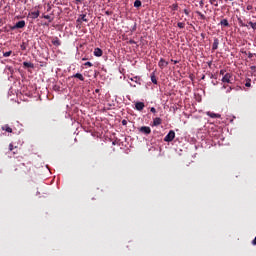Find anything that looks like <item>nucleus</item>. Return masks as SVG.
<instances>
[{"instance_id":"nucleus-1","label":"nucleus","mask_w":256,"mask_h":256,"mask_svg":"<svg viewBox=\"0 0 256 256\" xmlns=\"http://www.w3.org/2000/svg\"><path fill=\"white\" fill-rule=\"evenodd\" d=\"M173 139H175V131L170 130L168 132V134L164 137V141L166 143H171V141H173Z\"/></svg>"},{"instance_id":"nucleus-2","label":"nucleus","mask_w":256,"mask_h":256,"mask_svg":"<svg viewBox=\"0 0 256 256\" xmlns=\"http://www.w3.org/2000/svg\"><path fill=\"white\" fill-rule=\"evenodd\" d=\"M140 133H143V135H150L151 133V127L149 126H142L139 129Z\"/></svg>"},{"instance_id":"nucleus-3","label":"nucleus","mask_w":256,"mask_h":256,"mask_svg":"<svg viewBox=\"0 0 256 256\" xmlns=\"http://www.w3.org/2000/svg\"><path fill=\"white\" fill-rule=\"evenodd\" d=\"M231 77H233L231 73L224 74V76L222 77V83H231Z\"/></svg>"},{"instance_id":"nucleus-4","label":"nucleus","mask_w":256,"mask_h":256,"mask_svg":"<svg viewBox=\"0 0 256 256\" xmlns=\"http://www.w3.org/2000/svg\"><path fill=\"white\" fill-rule=\"evenodd\" d=\"M206 115L211 117V119H221V114H217L211 111L206 112Z\"/></svg>"},{"instance_id":"nucleus-5","label":"nucleus","mask_w":256,"mask_h":256,"mask_svg":"<svg viewBox=\"0 0 256 256\" xmlns=\"http://www.w3.org/2000/svg\"><path fill=\"white\" fill-rule=\"evenodd\" d=\"M23 27H25V21L21 20L18 21L13 27L12 29H23Z\"/></svg>"},{"instance_id":"nucleus-6","label":"nucleus","mask_w":256,"mask_h":256,"mask_svg":"<svg viewBox=\"0 0 256 256\" xmlns=\"http://www.w3.org/2000/svg\"><path fill=\"white\" fill-rule=\"evenodd\" d=\"M167 65H169V62L165 61V59L163 58H161L158 62V66L160 67V69H165Z\"/></svg>"},{"instance_id":"nucleus-7","label":"nucleus","mask_w":256,"mask_h":256,"mask_svg":"<svg viewBox=\"0 0 256 256\" xmlns=\"http://www.w3.org/2000/svg\"><path fill=\"white\" fill-rule=\"evenodd\" d=\"M135 109H137V111H143V109H145V103L143 102H137L135 104Z\"/></svg>"},{"instance_id":"nucleus-8","label":"nucleus","mask_w":256,"mask_h":256,"mask_svg":"<svg viewBox=\"0 0 256 256\" xmlns=\"http://www.w3.org/2000/svg\"><path fill=\"white\" fill-rule=\"evenodd\" d=\"M217 49H219V39L214 38V42H213V45H212V51H217Z\"/></svg>"},{"instance_id":"nucleus-9","label":"nucleus","mask_w":256,"mask_h":256,"mask_svg":"<svg viewBox=\"0 0 256 256\" xmlns=\"http://www.w3.org/2000/svg\"><path fill=\"white\" fill-rule=\"evenodd\" d=\"M94 56L95 57H102L103 56V50H101V48H95L94 49Z\"/></svg>"},{"instance_id":"nucleus-10","label":"nucleus","mask_w":256,"mask_h":256,"mask_svg":"<svg viewBox=\"0 0 256 256\" xmlns=\"http://www.w3.org/2000/svg\"><path fill=\"white\" fill-rule=\"evenodd\" d=\"M72 78L79 79V81H85V77H83V74L81 73H76L72 75Z\"/></svg>"},{"instance_id":"nucleus-11","label":"nucleus","mask_w":256,"mask_h":256,"mask_svg":"<svg viewBox=\"0 0 256 256\" xmlns=\"http://www.w3.org/2000/svg\"><path fill=\"white\" fill-rule=\"evenodd\" d=\"M29 15H30V17H32V19H37L40 15V12H39V10H36L34 12H30Z\"/></svg>"},{"instance_id":"nucleus-12","label":"nucleus","mask_w":256,"mask_h":256,"mask_svg":"<svg viewBox=\"0 0 256 256\" xmlns=\"http://www.w3.org/2000/svg\"><path fill=\"white\" fill-rule=\"evenodd\" d=\"M219 25H221V27H229V20L227 19H222L219 23Z\"/></svg>"},{"instance_id":"nucleus-13","label":"nucleus","mask_w":256,"mask_h":256,"mask_svg":"<svg viewBox=\"0 0 256 256\" xmlns=\"http://www.w3.org/2000/svg\"><path fill=\"white\" fill-rule=\"evenodd\" d=\"M161 123H162V120H161V118H159V117H157V118H155V119L153 120V125H154V127H157V126L161 125Z\"/></svg>"},{"instance_id":"nucleus-14","label":"nucleus","mask_w":256,"mask_h":256,"mask_svg":"<svg viewBox=\"0 0 256 256\" xmlns=\"http://www.w3.org/2000/svg\"><path fill=\"white\" fill-rule=\"evenodd\" d=\"M2 130L6 131L7 133H13V129L8 126V124L2 126Z\"/></svg>"},{"instance_id":"nucleus-15","label":"nucleus","mask_w":256,"mask_h":256,"mask_svg":"<svg viewBox=\"0 0 256 256\" xmlns=\"http://www.w3.org/2000/svg\"><path fill=\"white\" fill-rule=\"evenodd\" d=\"M86 17H87V15L81 14V15H80V18H78L77 21H79L80 23H81V21H84L85 23H87V21H89V20H87Z\"/></svg>"},{"instance_id":"nucleus-16","label":"nucleus","mask_w":256,"mask_h":256,"mask_svg":"<svg viewBox=\"0 0 256 256\" xmlns=\"http://www.w3.org/2000/svg\"><path fill=\"white\" fill-rule=\"evenodd\" d=\"M52 45H55V47H59L61 45V41H59V38L52 40Z\"/></svg>"},{"instance_id":"nucleus-17","label":"nucleus","mask_w":256,"mask_h":256,"mask_svg":"<svg viewBox=\"0 0 256 256\" xmlns=\"http://www.w3.org/2000/svg\"><path fill=\"white\" fill-rule=\"evenodd\" d=\"M23 66L30 68V69H33V67H34L33 63H31V62H23Z\"/></svg>"},{"instance_id":"nucleus-18","label":"nucleus","mask_w":256,"mask_h":256,"mask_svg":"<svg viewBox=\"0 0 256 256\" xmlns=\"http://www.w3.org/2000/svg\"><path fill=\"white\" fill-rule=\"evenodd\" d=\"M209 3L214 5V7H219V2L217 0H209Z\"/></svg>"},{"instance_id":"nucleus-19","label":"nucleus","mask_w":256,"mask_h":256,"mask_svg":"<svg viewBox=\"0 0 256 256\" xmlns=\"http://www.w3.org/2000/svg\"><path fill=\"white\" fill-rule=\"evenodd\" d=\"M141 5H142L141 0H135L134 7L139 8L141 7Z\"/></svg>"},{"instance_id":"nucleus-20","label":"nucleus","mask_w":256,"mask_h":256,"mask_svg":"<svg viewBox=\"0 0 256 256\" xmlns=\"http://www.w3.org/2000/svg\"><path fill=\"white\" fill-rule=\"evenodd\" d=\"M248 24L250 25V27H251L254 31H256V22L250 21V22H248Z\"/></svg>"},{"instance_id":"nucleus-21","label":"nucleus","mask_w":256,"mask_h":256,"mask_svg":"<svg viewBox=\"0 0 256 256\" xmlns=\"http://www.w3.org/2000/svg\"><path fill=\"white\" fill-rule=\"evenodd\" d=\"M238 23H239L240 27H247V24H244L243 20L241 18H238Z\"/></svg>"},{"instance_id":"nucleus-22","label":"nucleus","mask_w":256,"mask_h":256,"mask_svg":"<svg viewBox=\"0 0 256 256\" xmlns=\"http://www.w3.org/2000/svg\"><path fill=\"white\" fill-rule=\"evenodd\" d=\"M13 53V51H8V52H4L3 53V57H11V54Z\"/></svg>"},{"instance_id":"nucleus-23","label":"nucleus","mask_w":256,"mask_h":256,"mask_svg":"<svg viewBox=\"0 0 256 256\" xmlns=\"http://www.w3.org/2000/svg\"><path fill=\"white\" fill-rule=\"evenodd\" d=\"M151 81L152 83H154V85H157V78L155 77V75H151Z\"/></svg>"},{"instance_id":"nucleus-24","label":"nucleus","mask_w":256,"mask_h":256,"mask_svg":"<svg viewBox=\"0 0 256 256\" xmlns=\"http://www.w3.org/2000/svg\"><path fill=\"white\" fill-rule=\"evenodd\" d=\"M178 27H179V29H185V23H183V22H178Z\"/></svg>"},{"instance_id":"nucleus-25","label":"nucleus","mask_w":256,"mask_h":256,"mask_svg":"<svg viewBox=\"0 0 256 256\" xmlns=\"http://www.w3.org/2000/svg\"><path fill=\"white\" fill-rule=\"evenodd\" d=\"M6 71H9V73H11V75H13V67L7 66Z\"/></svg>"},{"instance_id":"nucleus-26","label":"nucleus","mask_w":256,"mask_h":256,"mask_svg":"<svg viewBox=\"0 0 256 256\" xmlns=\"http://www.w3.org/2000/svg\"><path fill=\"white\" fill-rule=\"evenodd\" d=\"M245 87H251V79H248L245 83Z\"/></svg>"},{"instance_id":"nucleus-27","label":"nucleus","mask_w":256,"mask_h":256,"mask_svg":"<svg viewBox=\"0 0 256 256\" xmlns=\"http://www.w3.org/2000/svg\"><path fill=\"white\" fill-rule=\"evenodd\" d=\"M84 65H85V67H92V66H93V63H91V62H85Z\"/></svg>"},{"instance_id":"nucleus-28","label":"nucleus","mask_w":256,"mask_h":256,"mask_svg":"<svg viewBox=\"0 0 256 256\" xmlns=\"http://www.w3.org/2000/svg\"><path fill=\"white\" fill-rule=\"evenodd\" d=\"M253 57H255V54L249 52V53H248V59H253Z\"/></svg>"},{"instance_id":"nucleus-29","label":"nucleus","mask_w":256,"mask_h":256,"mask_svg":"<svg viewBox=\"0 0 256 256\" xmlns=\"http://www.w3.org/2000/svg\"><path fill=\"white\" fill-rule=\"evenodd\" d=\"M130 81H134L135 83H138L139 78L136 76V77H134V78H131Z\"/></svg>"},{"instance_id":"nucleus-30","label":"nucleus","mask_w":256,"mask_h":256,"mask_svg":"<svg viewBox=\"0 0 256 256\" xmlns=\"http://www.w3.org/2000/svg\"><path fill=\"white\" fill-rule=\"evenodd\" d=\"M197 15H199V17H201L202 19H205V15L201 12H197Z\"/></svg>"},{"instance_id":"nucleus-31","label":"nucleus","mask_w":256,"mask_h":256,"mask_svg":"<svg viewBox=\"0 0 256 256\" xmlns=\"http://www.w3.org/2000/svg\"><path fill=\"white\" fill-rule=\"evenodd\" d=\"M246 9H247V11H251L253 9V6L252 5H247Z\"/></svg>"},{"instance_id":"nucleus-32","label":"nucleus","mask_w":256,"mask_h":256,"mask_svg":"<svg viewBox=\"0 0 256 256\" xmlns=\"http://www.w3.org/2000/svg\"><path fill=\"white\" fill-rule=\"evenodd\" d=\"M76 5H81V3H83V0H75Z\"/></svg>"},{"instance_id":"nucleus-33","label":"nucleus","mask_w":256,"mask_h":256,"mask_svg":"<svg viewBox=\"0 0 256 256\" xmlns=\"http://www.w3.org/2000/svg\"><path fill=\"white\" fill-rule=\"evenodd\" d=\"M233 89V87H228L227 90H226V93H231V90Z\"/></svg>"},{"instance_id":"nucleus-34","label":"nucleus","mask_w":256,"mask_h":256,"mask_svg":"<svg viewBox=\"0 0 256 256\" xmlns=\"http://www.w3.org/2000/svg\"><path fill=\"white\" fill-rule=\"evenodd\" d=\"M150 111H151V113H157V110L155 109V107H152V108L150 109Z\"/></svg>"},{"instance_id":"nucleus-35","label":"nucleus","mask_w":256,"mask_h":256,"mask_svg":"<svg viewBox=\"0 0 256 256\" xmlns=\"http://www.w3.org/2000/svg\"><path fill=\"white\" fill-rule=\"evenodd\" d=\"M9 151H13V144L9 145Z\"/></svg>"},{"instance_id":"nucleus-36","label":"nucleus","mask_w":256,"mask_h":256,"mask_svg":"<svg viewBox=\"0 0 256 256\" xmlns=\"http://www.w3.org/2000/svg\"><path fill=\"white\" fill-rule=\"evenodd\" d=\"M199 5H200V7H203V5H204L203 0H201V1L199 2Z\"/></svg>"},{"instance_id":"nucleus-37","label":"nucleus","mask_w":256,"mask_h":256,"mask_svg":"<svg viewBox=\"0 0 256 256\" xmlns=\"http://www.w3.org/2000/svg\"><path fill=\"white\" fill-rule=\"evenodd\" d=\"M44 19H51V16L45 15V16H44Z\"/></svg>"},{"instance_id":"nucleus-38","label":"nucleus","mask_w":256,"mask_h":256,"mask_svg":"<svg viewBox=\"0 0 256 256\" xmlns=\"http://www.w3.org/2000/svg\"><path fill=\"white\" fill-rule=\"evenodd\" d=\"M220 75H225V70H220Z\"/></svg>"},{"instance_id":"nucleus-39","label":"nucleus","mask_w":256,"mask_h":256,"mask_svg":"<svg viewBox=\"0 0 256 256\" xmlns=\"http://www.w3.org/2000/svg\"><path fill=\"white\" fill-rule=\"evenodd\" d=\"M122 125H127V120H122Z\"/></svg>"},{"instance_id":"nucleus-40","label":"nucleus","mask_w":256,"mask_h":256,"mask_svg":"<svg viewBox=\"0 0 256 256\" xmlns=\"http://www.w3.org/2000/svg\"><path fill=\"white\" fill-rule=\"evenodd\" d=\"M171 61H173L174 65H177V63H179V61L177 60H171Z\"/></svg>"},{"instance_id":"nucleus-41","label":"nucleus","mask_w":256,"mask_h":256,"mask_svg":"<svg viewBox=\"0 0 256 256\" xmlns=\"http://www.w3.org/2000/svg\"><path fill=\"white\" fill-rule=\"evenodd\" d=\"M174 11H177V5H173Z\"/></svg>"},{"instance_id":"nucleus-42","label":"nucleus","mask_w":256,"mask_h":256,"mask_svg":"<svg viewBox=\"0 0 256 256\" xmlns=\"http://www.w3.org/2000/svg\"><path fill=\"white\" fill-rule=\"evenodd\" d=\"M185 15H189V12L187 11V9L184 10Z\"/></svg>"},{"instance_id":"nucleus-43","label":"nucleus","mask_w":256,"mask_h":256,"mask_svg":"<svg viewBox=\"0 0 256 256\" xmlns=\"http://www.w3.org/2000/svg\"><path fill=\"white\" fill-rule=\"evenodd\" d=\"M222 89H227V86L223 85V86H222Z\"/></svg>"},{"instance_id":"nucleus-44","label":"nucleus","mask_w":256,"mask_h":256,"mask_svg":"<svg viewBox=\"0 0 256 256\" xmlns=\"http://www.w3.org/2000/svg\"><path fill=\"white\" fill-rule=\"evenodd\" d=\"M212 85H217V82H212Z\"/></svg>"},{"instance_id":"nucleus-45","label":"nucleus","mask_w":256,"mask_h":256,"mask_svg":"<svg viewBox=\"0 0 256 256\" xmlns=\"http://www.w3.org/2000/svg\"><path fill=\"white\" fill-rule=\"evenodd\" d=\"M96 93H99V89H96Z\"/></svg>"},{"instance_id":"nucleus-46","label":"nucleus","mask_w":256,"mask_h":256,"mask_svg":"<svg viewBox=\"0 0 256 256\" xmlns=\"http://www.w3.org/2000/svg\"><path fill=\"white\" fill-rule=\"evenodd\" d=\"M106 15H109V12H108V11H106Z\"/></svg>"},{"instance_id":"nucleus-47","label":"nucleus","mask_w":256,"mask_h":256,"mask_svg":"<svg viewBox=\"0 0 256 256\" xmlns=\"http://www.w3.org/2000/svg\"><path fill=\"white\" fill-rule=\"evenodd\" d=\"M202 79H205V76H202Z\"/></svg>"},{"instance_id":"nucleus-48","label":"nucleus","mask_w":256,"mask_h":256,"mask_svg":"<svg viewBox=\"0 0 256 256\" xmlns=\"http://www.w3.org/2000/svg\"><path fill=\"white\" fill-rule=\"evenodd\" d=\"M82 61H85V58H83Z\"/></svg>"},{"instance_id":"nucleus-49","label":"nucleus","mask_w":256,"mask_h":256,"mask_svg":"<svg viewBox=\"0 0 256 256\" xmlns=\"http://www.w3.org/2000/svg\"><path fill=\"white\" fill-rule=\"evenodd\" d=\"M230 1H233V0H230Z\"/></svg>"}]
</instances>
